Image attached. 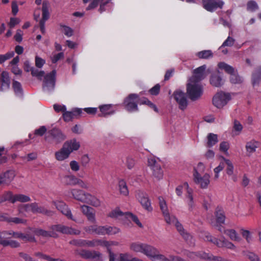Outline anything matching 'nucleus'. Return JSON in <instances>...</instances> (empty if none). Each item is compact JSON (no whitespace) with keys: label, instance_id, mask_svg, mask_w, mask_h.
Here are the masks:
<instances>
[{"label":"nucleus","instance_id":"53","mask_svg":"<svg viewBox=\"0 0 261 261\" xmlns=\"http://www.w3.org/2000/svg\"><path fill=\"white\" fill-rule=\"evenodd\" d=\"M137 257H132L128 253L120 254L118 261H137Z\"/></svg>","mask_w":261,"mask_h":261},{"label":"nucleus","instance_id":"22","mask_svg":"<svg viewBox=\"0 0 261 261\" xmlns=\"http://www.w3.org/2000/svg\"><path fill=\"white\" fill-rule=\"evenodd\" d=\"M64 182L68 186H73L78 185L83 188H86L85 183L73 175H66L64 177Z\"/></svg>","mask_w":261,"mask_h":261},{"label":"nucleus","instance_id":"57","mask_svg":"<svg viewBox=\"0 0 261 261\" xmlns=\"http://www.w3.org/2000/svg\"><path fill=\"white\" fill-rule=\"evenodd\" d=\"M8 222H13L15 224H25L27 220L25 219L19 218L17 217H11V218H7Z\"/></svg>","mask_w":261,"mask_h":261},{"label":"nucleus","instance_id":"60","mask_svg":"<svg viewBox=\"0 0 261 261\" xmlns=\"http://www.w3.org/2000/svg\"><path fill=\"white\" fill-rule=\"evenodd\" d=\"M216 217L218 222L220 223L224 222L225 217L222 211L220 210L216 211Z\"/></svg>","mask_w":261,"mask_h":261},{"label":"nucleus","instance_id":"44","mask_svg":"<svg viewBox=\"0 0 261 261\" xmlns=\"http://www.w3.org/2000/svg\"><path fill=\"white\" fill-rule=\"evenodd\" d=\"M218 67L220 69L224 70L228 74H232L234 72V69L232 66L225 63V62H220L218 64Z\"/></svg>","mask_w":261,"mask_h":261},{"label":"nucleus","instance_id":"45","mask_svg":"<svg viewBox=\"0 0 261 261\" xmlns=\"http://www.w3.org/2000/svg\"><path fill=\"white\" fill-rule=\"evenodd\" d=\"M31 201V198L27 195L23 194L14 195V198L12 203H14L17 201L20 202H27Z\"/></svg>","mask_w":261,"mask_h":261},{"label":"nucleus","instance_id":"58","mask_svg":"<svg viewBox=\"0 0 261 261\" xmlns=\"http://www.w3.org/2000/svg\"><path fill=\"white\" fill-rule=\"evenodd\" d=\"M258 7L257 3L254 1H250L247 4V9L251 11H254L258 9Z\"/></svg>","mask_w":261,"mask_h":261},{"label":"nucleus","instance_id":"52","mask_svg":"<svg viewBox=\"0 0 261 261\" xmlns=\"http://www.w3.org/2000/svg\"><path fill=\"white\" fill-rule=\"evenodd\" d=\"M62 224H58L51 225L49 227L51 233H54L56 234V237H53V238H58V234L57 232L61 233L62 231Z\"/></svg>","mask_w":261,"mask_h":261},{"label":"nucleus","instance_id":"41","mask_svg":"<svg viewBox=\"0 0 261 261\" xmlns=\"http://www.w3.org/2000/svg\"><path fill=\"white\" fill-rule=\"evenodd\" d=\"M224 233L227 235L229 238L232 240L237 242L241 241V238L239 236L236 231L234 229H226L224 230Z\"/></svg>","mask_w":261,"mask_h":261},{"label":"nucleus","instance_id":"40","mask_svg":"<svg viewBox=\"0 0 261 261\" xmlns=\"http://www.w3.org/2000/svg\"><path fill=\"white\" fill-rule=\"evenodd\" d=\"M14 198L13 193L10 191L5 192L3 194L0 195V203L9 201L12 203Z\"/></svg>","mask_w":261,"mask_h":261},{"label":"nucleus","instance_id":"4","mask_svg":"<svg viewBox=\"0 0 261 261\" xmlns=\"http://www.w3.org/2000/svg\"><path fill=\"white\" fill-rule=\"evenodd\" d=\"M202 93L203 88L201 85L189 81L187 85V94L191 100L195 101L198 99Z\"/></svg>","mask_w":261,"mask_h":261},{"label":"nucleus","instance_id":"30","mask_svg":"<svg viewBox=\"0 0 261 261\" xmlns=\"http://www.w3.org/2000/svg\"><path fill=\"white\" fill-rule=\"evenodd\" d=\"M222 160L224 161L225 163V165H227V167L226 168V173L229 176H231L232 179L234 182H236L237 181V176L236 175L233 174V166L231 163V162L227 159H225L222 157Z\"/></svg>","mask_w":261,"mask_h":261},{"label":"nucleus","instance_id":"10","mask_svg":"<svg viewBox=\"0 0 261 261\" xmlns=\"http://www.w3.org/2000/svg\"><path fill=\"white\" fill-rule=\"evenodd\" d=\"M11 232L8 231H3L0 232V244L4 247L10 246L12 248H18L20 246V244L14 240H8L9 237L8 236L11 235Z\"/></svg>","mask_w":261,"mask_h":261},{"label":"nucleus","instance_id":"12","mask_svg":"<svg viewBox=\"0 0 261 261\" xmlns=\"http://www.w3.org/2000/svg\"><path fill=\"white\" fill-rule=\"evenodd\" d=\"M136 196L140 201L142 206L148 212H151L152 208L148 195L144 192L142 191H138L137 192Z\"/></svg>","mask_w":261,"mask_h":261},{"label":"nucleus","instance_id":"28","mask_svg":"<svg viewBox=\"0 0 261 261\" xmlns=\"http://www.w3.org/2000/svg\"><path fill=\"white\" fill-rule=\"evenodd\" d=\"M102 229V226H98L97 225H92L84 227V230L87 233H94L98 235H101Z\"/></svg>","mask_w":261,"mask_h":261},{"label":"nucleus","instance_id":"62","mask_svg":"<svg viewBox=\"0 0 261 261\" xmlns=\"http://www.w3.org/2000/svg\"><path fill=\"white\" fill-rule=\"evenodd\" d=\"M233 128L234 130L236 132H237L238 133V134H239L242 130L243 126L238 120H234L233 121Z\"/></svg>","mask_w":261,"mask_h":261},{"label":"nucleus","instance_id":"3","mask_svg":"<svg viewBox=\"0 0 261 261\" xmlns=\"http://www.w3.org/2000/svg\"><path fill=\"white\" fill-rule=\"evenodd\" d=\"M147 165L150 169L152 177L158 180L163 178L164 171L159 161L154 158H149L147 161Z\"/></svg>","mask_w":261,"mask_h":261},{"label":"nucleus","instance_id":"16","mask_svg":"<svg viewBox=\"0 0 261 261\" xmlns=\"http://www.w3.org/2000/svg\"><path fill=\"white\" fill-rule=\"evenodd\" d=\"M30 206L31 207V212L34 214H41L47 217H51L55 214L54 211L48 210L44 206H39L36 202L30 203Z\"/></svg>","mask_w":261,"mask_h":261},{"label":"nucleus","instance_id":"43","mask_svg":"<svg viewBox=\"0 0 261 261\" xmlns=\"http://www.w3.org/2000/svg\"><path fill=\"white\" fill-rule=\"evenodd\" d=\"M109 216L114 219L126 218V213H123L119 209H115L109 213Z\"/></svg>","mask_w":261,"mask_h":261},{"label":"nucleus","instance_id":"50","mask_svg":"<svg viewBox=\"0 0 261 261\" xmlns=\"http://www.w3.org/2000/svg\"><path fill=\"white\" fill-rule=\"evenodd\" d=\"M225 167V163L224 162V161L223 162H221L220 163V164L219 166H218L217 167H216L214 169V179L215 180H217L219 177V172L221 171Z\"/></svg>","mask_w":261,"mask_h":261},{"label":"nucleus","instance_id":"24","mask_svg":"<svg viewBox=\"0 0 261 261\" xmlns=\"http://www.w3.org/2000/svg\"><path fill=\"white\" fill-rule=\"evenodd\" d=\"M15 176V171L13 170H9L0 174V180L3 185H9Z\"/></svg>","mask_w":261,"mask_h":261},{"label":"nucleus","instance_id":"21","mask_svg":"<svg viewBox=\"0 0 261 261\" xmlns=\"http://www.w3.org/2000/svg\"><path fill=\"white\" fill-rule=\"evenodd\" d=\"M62 146L71 154L73 151L77 150L80 148L81 145L80 142L77 141L75 139H73L65 141Z\"/></svg>","mask_w":261,"mask_h":261},{"label":"nucleus","instance_id":"14","mask_svg":"<svg viewBox=\"0 0 261 261\" xmlns=\"http://www.w3.org/2000/svg\"><path fill=\"white\" fill-rule=\"evenodd\" d=\"M173 96L178 105L180 110H185L188 105V101L185 93L181 91L177 90L173 94Z\"/></svg>","mask_w":261,"mask_h":261},{"label":"nucleus","instance_id":"13","mask_svg":"<svg viewBox=\"0 0 261 261\" xmlns=\"http://www.w3.org/2000/svg\"><path fill=\"white\" fill-rule=\"evenodd\" d=\"M52 202L56 208L63 215L66 216L68 219L76 222V220L73 218L71 211L64 202L61 201H53Z\"/></svg>","mask_w":261,"mask_h":261},{"label":"nucleus","instance_id":"5","mask_svg":"<svg viewBox=\"0 0 261 261\" xmlns=\"http://www.w3.org/2000/svg\"><path fill=\"white\" fill-rule=\"evenodd\" d=\"M45 73L43 71H40L36 77L38 79L41 80L42 77L44 76L43 81V88H46V90H53L55 86L56 83V70H53L50 73L44 75Z\"/></svg>","mask_w":261,"mask_h":261},{"label":"nucleus","instance_id":"20","mask_svg":"<svg viewBox=\"0 0 261 261\" xmlns=\"http://www.w3.org/2000/svg\"><path fill=\"white\" fill-rule=\"evenodd\" d=\"M111 0H93L86 8L87 10H91L96 8L99 5L98 11L102 13L106 11V6L108 4Z\"/></svg>","mask_w":261,"mask_h":261},{"label":"nucleus","instance_id":"37","mask_svg":"<svg viewBox=\"0 0 261 261\" xmlns=\"http://www.w3.org/2000/svg\"><path fill=\"white\" fill-rule=\"evenodd\" d=\"M150 258L152 261H172V259L168 258L165 255L160 254L158 250L155 248V251L152 254Z\"/></svg>","mask_w":261,"mask_h":261},{"label":"nucleus","instance_id":"47","mask_svg":"<svg viewBox=\"0 0 261 261\" xmlns=\"http://www.w3.org/2000/svg\"><path fill=\"white\" fill-rule=\"evenodd\" d=\"M196 56L199 59H208L213 56V54L211 50H204L197 53Z\"/></svg>","mask_w":261,"mask_h":261},{"label":"nucleus","instance_id":"55","mask_svg":"<svg viewBox=\"0 0 261 261\" xmlns=\"http://www.w3.org/2000/svg\"><path fill=\"white\" fill-rule=\"evenodd\" d=\"M187 198H188V203L190 210H192L194 206V201L192 196V190H188Z\"/></svg>","mask_w":261,"mask_h":261},{"label":"nucleus","instance_id":"17","mask_svg":"<svg viewBox=\"0 0 261 261\" xmlns=\"http://www.w3.org/2000/svg\"><path fill=\"white\" fill-rule=\"evenodd\" d=\"M205 69L206 65H205L195 69L193 71V75L189 81L198 83L199 81L204 79L206 76L205 73Z\"/></svg>","mask_w":261,"mask_h":261},{"label":"nucleus","instance_id":"34","mask_svg":"<svg viewBox=\"0 0 261 261\" xmlns=\"http://www.w3.org/2000/svg\"><path fill=\"white\" fill-rule=\"evenodd\" d=\"M49 3L47 1H43L42 3V17L40 22L45 23L49 17V13L48 12Z\"/></svg>","mask_w":261,"mask_h":261},{"label":"nucleus","instance_id":"8","mask_svg":"<svg viewBox=\"0 0 261 261\" xmlns=\"http://www.w3.org/2000/svg\"><path fill=\"white\" fill-rule=\"evenodd\" d=\"M230 96L228 93L223 92L217 93L213 98V103L217 108H222L230 100Z\"/></svg>","mask_w":261,"mask_h":261},{"label":"nucleus","instance_id":"15","mask_svg":"<svg viewBox=\"0 0 261 261\" xmlns=\"http://www.w3.org/2000/svg\"><path fill=\"white\" fill-rule=\"evenodd\" d=\"M203 8L208 11H213L218 8H222L224 3L221 0H202Z\"/></svg>","mask_w":261,"mask_h":261},{"label":"nucleus","instance_id":"36","mask_svg":"<svg viewBox=\"0 0 261 261\" xmlns=\"http://www.w3.org/2000/svg\"><path fill=\"white\" fill-rule=\"evenodd\" d=\"M33 232L35 235L42 236L44 238H53V237H56V234L54 233H51L50 231H48L41 228H36Z\"/></svg>","mask_w":261,"mask_h":261},{"label":"nucleus","instance_id":"59","mask_svg":"<svg viewBox=\"0 0 261 261\" xmlns=\"http://www.w3.org/2000/svg\"><path fill=\"white\" fill-rule=\"evenodd\" d=\"M14 55L13 51L7 53L5 55H0V64L3 63L5 61L12 58Z\"/></svg>","mask_w":261,"mask_h":261},{"label":"nucleus","instance_id":"11","mask_svg":"<svg viewBox=\"0 0 261 261\" xmlns=\"http://www.w3.org/2000/svg\"><path fill=\"white\" fill-rule=\"evenodd\" d=\"M210 84L214 87L220 88L224 84L223 74L219 70H217L212 73L210 76Z\"/></svg>","mask_w":261,"mask_h":261},{"label":"nucleus","instance_id":"54","mask_svg":"<svg viewBox=\"0 0 261 261\" xmlns=\"http://www.w3.org/2000/svg\"><path fill=\"white\" fill-rule=\"evenodd\" d=\"M126 218L129 221L132 220L135 222L140 227H142L141 223L139 221L137 217L129 213H126Z\"/></svg>","mask_w":261,"mask_h":261},{"label":"nucleus","instance_id":"35","mask_svg":"<svg viewBox=\"0 0 261 261\" xmlns=\"http://www.w3.org/2000/svg\"><path fill=\"white\" fill-rule=\"evenodd\" d=\"M118 188L119 193L124 196H127L129 194V191L126 181L121 179L118 182Z\"/></svg>","mask_w":261,"mask_h":261},{"label":"nucleus","instance_id":"33","mask_svg":"<svg viewBox=\"0 0 261 261\" xmlns=\"http://www.w3.org/2000/svg\"><path fill=\"white\" fill-rule=\"evenodd\" d=\"M215 245L220 248L225 247L232 250H234L236 248L233 243L225 238H223L222 240H218V241H216L215 242Z\"/></svg>","mask_w":261,"mask_h":261},{"label":"nucleus","instance_id":"31","mask_svg":"<svg viewBox=\"0 0 261 261\" xmlns=\"http://www.w3.org/2000/svg\"><path fill=\"white\" fill-rule=\"evenodd\" d=\"M70 154L62 146L60 149L55 152V157L57 161H63L67 159Z\"/></svg>","mask_w":261,"mask_h":261},{"label":"nucleus","instance_id":"46","mask_svg":"<svg viewBox=\"0 0 261 261\" xmlns=\"http://www.w3.org/2000/svg\"><path fill=\"white\" fill-rule=\"evenodd\" d=\"M207 146L211 147L218 142L217 135L214 134H210L207 136Z\"/></svg>","mask_w":261,"mask_h":261},{"label":"nucleus","instance_id":"19","mask_svg":"<svg viewBox=\"0 0 261 261\" xmlns=\"http://www.w3.org/2000/svg\"><path fill=\"white\" fill-rule=\"evenodd\" d=\"M83 214L85 215L87 220L92 223H96L95 212L91 206L87 205H83L81 206Z\"/></svg>","mask_w":261,"mask_h":261},{"label":"nucleus","instance_id":"9","mask_svg":"<svg viewBox=\"0 0 261 261\" xmlns=\"http://www.w3.org/2000/svg\"><path fill=\"white\" fill-rule=\"evenodd\" d=\"M193 177L195 183L198 185L202 189L206 188L210 183V175L208 173H205L202 176L200 173L195 170L193 173Z\"/></svg>","mask_w":261,"mask_h":261},{"label":"nucleus","instance_id":"27","mask_svg":"<svg viewBox=\"0 0 261 261\" xmlns=\"http://www.w3.org/2000/svg\"><path fill=\"white\" fill-rule=\"evenodd\" d=\"M1 89L6 90L10 87V79L9 74L6 71L2 72L0 77Z\"/></svg>","mask_w":261,"mask_h":261},{"label":"nucleus","instance_id":"29","mask_svg":"<svg viewBox=\"0 0 261 261\" xmlns=\"http://www.w3.org/2000/svg\"><path fill=\"white\" fill-rule=\"evenodd\" d=\"M84 203L97 207L101 205V202L97 197L88 193Z\"/></svg>","mask_w":261,"mask_h":261},{"label":"nucleus","instance_id":"18","mask_svg":"<svg viewBox=\"0 0 261 261\" xmlns=\"http://www.w3.org/2000/svg\"><path fill=\"white\" fill-rule=\"evenodd\" d=\"M82 114V110L79 108L73 109L71 111H66L63 114L64 120L66 122L72 121L73 119H78Z\"/></svg>","mask_w":261,"mask_h":261},{"label":"nucleus","instance_id":"48","mask_svg":"<svg viewBox=\"0 0 261 261\" xmlns=\"http://www.w3.org/2000/svg\"><path fill=\"white\" fill-rule=\"evenodd\" d=\"M201 237L205 241H208L215 245V242L218 241V239L212 237L207 232H201Z\"/></svg>","mask_w":261,"mask_h":261},{"label":"nucleus","instance_id":"25","mask_svg":"<svg viewBox=\"0 0 261 261\" xmlns=\"http://www.w3.org/2000/svg\"><path fill=\"white\" fill-rule=\"evenodd\" d=\"M159 200L160 208L165 217L166 222L168 224L171 223L172 222V220L169 216L168 207L165 200L161 197H159Z\"/></svg>","mask_w":261,"mask_h":261},{"label":"nucleus","instance_id":"56","mask_svg":"<svg viewBox=\"0 0 261 261\" xmlns=\"http://www.w3.org/2000/svg\"><path fill=\"white\" fill-rule=\"evenodd\" d=\"M47 128L45 126H41L34 130V135L36 136L42 137L47 132Z\"/></svg>","mask_w":261,"mask_h":261},{"label":"nucleus","instance_id":"32","mask_svg":"<svg viewBox=\"0 0 261 261\" xmlns=\"http://www.w3.org/2000/svg\"><path fill=\"white\" fill-rule=\"evenodd\" d=\"M99 109L101 112L100 114H98L99 117H106L114 113V111L112 109V105H101L99 107Z\"/></svg>","mask_w":261,"mask_h":261},{"label":"nucleus","instance_id":"63","mask_svg":"<svg viewBox=\"0 0 261 261\" xmlns=\"http://www.w3.org/2000/svg\"><path fill=\"white\" fill-rule=\"evenodd\" d=\"M125 165L128 169H132L135 165V161L133 158L128 156L126 159Z\"/></svg>","mask_w":261,"mask_h":261},{"label":"nucleus","instance_id":"51","mask_svg":"<svg viewBox=\"0 0 261 261\" xmlns=\"http://www.w3.org/2000/svg\"><path fill=\"white\" fill-rule=\"evenodd\" d=\"M230 80L231 83L235 84H241L243 81L242 77L238 75V74L235 73L234 72L230 74Z\"/></svg>","mask_w":261,"mask_h":261},{"label":"nucleus","instance_id":"39","mask_svg":"<svg viewBox=\"0 0 261 261\" xmlns=\"http://www.w3.org/2000/svg\"><path fill=\"white\" fill-rule=\"evenodd\" d=\"M187 256L190 258L194 260L195 261H198V259H204L207 257V253L205 252H189L187 253Z\"/></svg>","mask_w":261,"mask_h":261},{"label":"nucleus","instance_id":"42","mask_svg":"<svg viewBox=\"0 0 261 261\" xmlns=\"http://www.w3.org/2000/svg\"><path fill=\"white\" fill-rule=\"evenodd\" d=\"M258 142L254 141V140H251L246 143V148L247 150V151L249 153L251 154L254 152L255 151L256 148L258 146Z\"/></svg>","mask_w":261,"mask_h":261},{"label":"nucleus","instance_id":"26","mask_svg":"<svg viewBox=\"0 0 261 261\" xmlns=\"http://www.w3.org/2000/svg\"><path fill=\"white\" fill-rule=\"evenodd\" d=\"M71 193L74 199L84 203L88 193L81 189H73L71 190Z\"/></svg>","mask_w":261,"mask_h":261},{"label":"nucleus","instance_id":"1","mask_svg":"<svg viewBox=\"0 0 261 261\" xmlns=\"http://www.w3.org/2000/svg\"><path fill=\"white\" fill-rule=\"evenodd\" d=\"M67 138L66 135L59 128L54 127L44 136V141L48 144L59 145Z\"/></svg>","mask_w":261,"mask_h":261},{"label":"nucleus","instance_id":"2","mask_svg":"<svg viewBox=\"0 0 261 261\" xmlns=\"http://www.w3.org/2000/svg\"><path fill=\"white\" fill-rule=\"evenodd\" d=\"M129 249L133 252L143 253L149 258L155 251V248L153 246L139 242L131 243L129 245Z\"/></svg>","mask_w":261,"mask_h":261},{"label":"nucleus","instance_id":"23","mask_svg":"<svg viewBox=\"0 0 261 261\" xmlns=\"http://www.w3.org/2000/svg\"><path fill=\"white\" fill-rule=\"evenodd\" d=\"M99 241L92 240L88 241L85 240H73L70 241L69 243L79 247H94L98 244Z\"/></svg>","mask_w":261,"mask_h":261},{"label":"nucleus","instance_id":"7","mask_svg":"<svg viewBox=\"0 0 261 261\" xmlns=\"http://www.w3.org/2000/svg\"><path fill=\"white\" fill-rule=\"evenodd\" d=\"M74 253L84 259H93L95 261H102L101 254L96 251L76 249L74 251Z\"/></svg>","mask_w":261,"mask_h":261},{"label":"nucleus","instance_id":"38","mask_svg":"<svg viewBox=\"0 0 261 261\" xmlns=\"http://www.w3.org/2000/svg\"><path fill=\"white\" fill-rule=\"evenodd\" d=\"M102 230H101L102 232L101 235L106 234L109 235L115 234L119 232L120 231V229L116 227L102 226Z\"/></svg>","mask_w":261,"mask_h":261},{"label":"nucleus","instance_id":"6","mask_svg":"<svg viewBox=\"0 0 261 261\" xmlns=\"http://www.w3.org/2000/svg\"><path fill=\"white\" fill-rule=\"evenodd\" d=\"M138 99V95L136 94H129L128 96L124 99L123 103L125 109L129 112L138 111L137 102Z\"/></svg>","mask_w":261,"mask_h":261},{"label":"nucleus","instance_id":"61","mask_svg":"<svg viewBox=\"0 0 261 261\" xmlns=\"http://www.w3.org/2000/svg\"><path fill=\"white\" fill-rule=\"evenodd\" d=\"M235 42V39L230 36L228 37L227 39L223 43L220 48L225 46H232Z\"/></svg>","mask_w":261,"mask_h":261},{"label":"nucleus","instance_id":"64","mask_svg":"<svg viewBox=\"0 0 261 261\" xmlns=\"http://www.w3.org/2000/svg\"><path fill=\"white\" fill-rule=\"evenodd\" d=\"M207 257L204 258V259H208L211 261H229L228 260L223 258L221 256H216L207 253Z\"/></svg>","mask_w":261,"mask_h":261},{"label":"nucleus","instance_id":"49","mask_svg":"<svg viewBox=\"0 0 261 261\" xmlns=\"http://www.w3.org/2000/svg\"><path fill=\"white\" fill-rule=\"evenodd\" d=\"M12 88L15 93L17 95H21L22 94V89L21 85L18 82L14 81L12 84Z\"/></svg>","mask_w":261,"mask_h":261}]
</instances>
